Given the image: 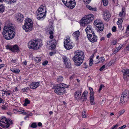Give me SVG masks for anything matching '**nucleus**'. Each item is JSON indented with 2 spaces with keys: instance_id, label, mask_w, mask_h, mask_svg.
Wrapping results in <instances>:
<instances>
[{
  "instance_id": "1",
  "label": "nucleus",
  "mask_w": 129,
  "mask_h": 129,
  "mask_svg": "<svg viewBox=\"0 0 129 129\" xmlns=\"http://www.w3.org/2000/svg\"><path fill=\"white\" fill-rule=\"evenodd\" d=\"M2 34L6 39L10 40L13 38L15 34V29L11 25L5 26L3 28Z\"/></svg>"
},
{
  "instance_id": "2",
  "label": "nucleus",
  "mask_w": 129,
  "mask_h": 129,
  "mask_svg": "<svg viewBox=\"0 0 129 129\" xmlns=\"http://www.w3.org/2000/svg\"><path fill=\"white\" fill-rule=\"evenodd\" d=\"M69 87V85L63 83L57 84L55 88L54 91L59 95H63L65 92V89Z\"/></svg>"
},
{
  "instance_id": "3",
  "label": "nucleus",
  "mask_w": 129,
  "mask_h": 129,
  "mask_svg": "<svg viewBox=\"0 0 129 129\" xmlns=\"http://www.w3.org/2000/svg\"><path fill=\"white\" fill-rule=\"evenodd\" d=\"M41 45V42L37 40L30 41L28 44V46L29 48L35 50L39 49Z\"/></svg>"
},
{
  "instance_id": "4",
  "label": "nucleus",
  "mask_w": 129,
  "mask_h": 129,
  "mask_svg": "<svg viewBox=\"0 0 129 129\" xmlns=\"http://www.w3.org/2000/svg\"><path fill=\"white\" fill-rule=\"evenodd\" d=\"M46 12L45 8L43 6H41L36 12L37 15L38 16L37 19L39 20L45 18L46 16Z\"/></svg>"
},
{
  "instance_id": "5",
  "label": "nucleus",
  "mask_w": 129,
  "mask_h": 129,
  "mask_svg": "<svg viewBox=\"0 0 129 129\" xmlns=\"http://www.w3.org/2000/svg\"><path fill=\"white\" fill-rule=\"evenodd\" d=\"M94 19L93 15L90 14L85 16L80 21V24L83 26H84L92 22Z\"/></svg>"
},
{
  "instance_id": "6",
  "label": "nucleus",
  "mask_w": 129,
  "mask_h": 129,
  "mask_svg": "<svg viewBox=\"0 0 129 129\" xmlns=\"http://www.w3.org/2000/svg\"><path fill=\"white\" fill-rule=\"evenodd\" d=\"M33 26L32 20L28 18L25 20V23L22 27L26 32H28L32 30Z\"/></svg>"
},
{
  "instance_id": "7",
  "label": "nucleus",
  "mask_w": 129,
  "mask_h": 129,
  "mask_svg": "<svg viewBox=\"0 0 129 129\" xmlns=\"http://www.w3.org/2000/svg\"><path fill=\"white\" fill-rule=\"evenodd\" d=\"M129 91L127 90H125L121 94L120 100V102L121 105H122L123 104L125 103V102L127 101L128 98Z\"/></svg>"
},
{
  "instance_id": "8",
  "label": "nucleus",
  "mask_w": 129,
  "mask_h": 129,
  "mask_svg": "<svg viewBox=\"0 0 129 129\" xmlns=\"http://www.w3.org/2000/svg\"><path fill=\"white\" fill-rule=\"evenodd\" d=\"M69 38V37L67 38L64 42V47L67 50L71 49L74 46L73 43L70 40Z\"/></svg>"
},
{
  "instance_id": "9",
  "label": "nucleus",
  "mask_w": 129,
  "mask_h": 129,
  "mask_svg": "<svg viewBox=\"0 0 129 129\" xmlns=\"http://www.w3.org/2000/svg\"><path fill=\"white\" fill-rule=\"evenodd\" d=\"M7 120L5 117L2 118L0 119V125L4 128H8L9 127V125L7 124Z\"/></svg>"
},
{
  "instance_id": "10",
  "label": "nucleus",
  "mask_w": 129,
  "mask_h": 129,
  "mask_svg": "<svg viewBox=\"0 0 129 129\" xmlns=\"http://www.w3.org/2000/svg\"><path fill=\"white\" fill-rule=\"evenodd\" d=\"M75 55L73 58H84V53L83 52L81 51H77L75 52Z\"/></svg>"
},
{
  "instance_id": "11",
  "label": "nucleus",
  "mask_w": 129,
  "mask_h": 129,
  "mask_svg": "<svg viewBox=\"0 0 129 129\" xmlns=\"http://www.w3.org/2000/svg\"><path fill=\"white\" fill-rule=\"evenodd\" d=\"M129 70L128 69H123L122 72L123 73V78L125 80H128L129 79Z\"/></svg>"
},
{
  "instance_id": "12",
  "label": "nucleus",
  "mask_w": 129,
  "mask_h": 129,
  "mask_svg": "<svg viewBox=\"0 0 129 129\" xmlns=\"http://www.w3.org/2000/svg\"><path fill=\"white\" fill-rule=\"evenodd\" d=\"M6 49H9L14 52H17L19 50L18 46L16 45L12 46L7 45L6 47Z\"/></svg>"
},
{
  "instance_id": "13",
  "label": "nucleus",
  "mask_w": 129,
  "mask_h": 129,
  "mask_svg": "<svg viewBox=\"0 0 129 129\" xmlns=\"http://www.w3.org/2000/svg\"><path fill=\"white\" fill-rule=\"evenodd\" d=\"M88 38L89 40L92 43L96 42L97 40V37L94 34L90 36H88Z\"/></svg>"
},
{
  "instance_id": "14",
  "label": "nucleus",
  "mask_w": 129,
  "mask_h": 129,
  "mask_svg": "<svg viewBox=\"0 0 129 129\" xmlns=\"http://www.w3.org/2000/svg\"><path fill=\"white\" fill-rule=\"evenodd\" d=\"M85 31L87 34V36L94 34V32L92 30L91 26L88 25L85 29Z\"/></svg>"
},
{
  "instance_id": "15",
  "label": "nucleus",
  "mask_w": 129,
  "mask_h": 129,
  "mask_svg": "<svg viewBox=\"0 0 129 129\" xmlns=\"http://www.w3.org/2000/svg\"><path fill=\"white\" fill-rule=\"evenodd\" d=\"M81 92L80 90H78L76 91L74 93L75 99L78 100L80 99L81 95Z\"/></svg>"
},
{
  "instance_id": "16",
  "label": "nucleus",
  "mask_w": 129,
  "mask_h": 129,
  "mask_svg": "<svg viewBox=\"0 0 129 129\" xmlns=\"http://www.w3.org/2000/svg\"><path fill=\"white\" fill-rule=\"evenodd\" d=\"M39 82H33L30 85V88L32 89H35L39 85Z\"/></svg>"
},
{
  "instance_id": "17",
  "label": "nucleus",
  "mask_w": 129,
  "mask_h": 129,
  "mask_svg": "<svg viewBox=\"0 0 129 129\" xmlns=\"http://www.w3.org/2000/svg\"><path fill=\"white\" fill-rule=\"evenodd\" d=\"M84 59H81L79 58L78 59L73 58V60L75 62V64H81L82 63Z\"/></svg>"
},
{
  "instance_id": "18",
  "label": "nucleus",
  "mask_w": 129,
  "mask_h": 129,
  "mask_svg": "<svg viewBox=\"0 0 129 129\" xmlns=\"http://www.w3.org/2000/svg\"><path fill=\"white\" fill-rule=\"evenodd\" d=\"M87 91H85L83 93L82 96L80 98L82 102H85L87 99Z\"/></svg>"
},
{
  "instance_id": "19",
  "label": "nucleus",
  "mask_w": 129,
  "mask_h": 129,
  "mask_svg": "<svg viewBox=\"0 0 129 129\" xmlns=\"http://www.w3.org/2000/svg\"><path fill=\"white\" fill-rule=\"evenodd\" d=\"M96 26L97 27V29L98 31L100 32V31H102L103 30L104 26L102 23L100 22Z\"/></svg>"
},
{
  "instance_id": "20",
  "label": "nucleus",
  "mask_w": 129,
  "mask_h": 129,
  "mask_svg": "<svg viewBox=\"0 0 129 129\" xmlns=\"http://www.w3.org/2000/svg\"><path fill=\"white\" fill-rule=\"evenodd\" d=\"M48 30L49 31V34L50 35L49 38L51 39L53 38L54 36L53 35V33L54 29L53 27L51 26L50 27L48 28Z\"/></svg>"
},
{
  "instance_id": "21",
  "label": "nucleus",
  "mask_w": 129,
  "mask_h": 129,
  "mask_svg": "<svg viewBox=\"0 0 129 129\" xmlns=\"http://www.w3.org/2000/svg\"><path fill=\"white\" fill-rule=\"evenodd\" d=\"M104 19L106 20H108L110 18V14L108 11H105L104 12Z\"/></svg>"
},
{
  "instance_id": "22",
  "label": "nucleus",
  "mask_w": 129,
  "mask_h": 129,
  "mask_svg": "<svg viewBox=\"0 0 129 129\" xmlns=\"http://www.w3.org/2000/svg\"><path fill=\"white\" fill-rule=\"evenodd\" d=\"M56 41L55 39H53L51 40V42H48V45H50V46L52 48L55 47V44L56 43Z\"/></svg>"
},
{
  "instance_id": "23",
  "label": "nucleus",
  "mask_w": 129,
  "mask_h": 129,
  "mask_svg": "<svg viewBox=\"0 0 129 129\" xmlns=\"http://www.w3.org/2000/svg\"><path fill=\"white\" fill-rule=\"evenodd\" d=\"M17 14V15L18 16L16 17V19L18 22H21L23 20V16L20 13H18Z\"/></svg>"
},
{
  "instance_id": "24",
  "label": "nucleus",
  "mask_w": 129,
  "mask_h": 129,
  "mask_svg": "<svg viewBox=\"0 0 129 129\" xmlns=\"http://www.w3.org/2000/svg\"><path fill=\"white\" fill-rule=\"evenodd\" d=\"M125 15V8L123 7L122 9V11L120 12L119 16L122 19L124 18Z\"/></svg>"
},
{
  "instance_id": "25",
  "label": "nucleus",
  "mask_w": 129,
  "mask_h": 129,
  "mask_svg": "<svg viewBox=\"0 0 129 129\" xmlns=\"http://www.w3.org/2000/svg\"><path fill=\"white\" fill-rule=\"evenodd\" d=\"M63 58L64 64H71L70 60L69 58L65 56L63 57Z\"/></svg>"
},
{
  "instance_id": "26",
  "label": "nucleus",
  "mask_w": 129,
  "mask_h": 129,
  "mask_svg": "<svg viewBox=\"0 0 129 129\" xmlns=\"http://www.w3.org/2000/svg\"><path fill=\"white\" fill-rule=\"evenodd\" d=\"M62 1L64 4L68 3L69 2H70L72 5H73V6L76 5V3L75 0H62Z\"/></svg>"
},
{
  "instance_id": "27",
  "label": "nucleus",
  "mask_w": 129,
  "mask_h": 129,
  "mask_svg": "<svg viewBox=\"0 0 129 129\" xmlns=\"http://www.w3.org/2000/svg\"><path fill=\"white\" fill-rule=\"evenodd\" d=\"M105 61V59L103 57H101L99 58L98 61H94L95 64L98 63H101Z\"/></svg>"
},
{
  "instance_id": "28",
  "label": "nucleus",
  "mask_w": 129,
  "mask_h": 129,
  "mask_svg": "<svg viewBox=\"0 0 129 129\" xmlns=\"http://www.w3.org/2000/svg\"><path fill=\"white\" fill-rule=\"evenodd\" d=\"M64 4L68 8L72 9L74 8L75 6L74 5L73 6V5H72V4L71 3V2H69L68 3L65 4Z\"/></svg>"
},
{
  "instance_id": "29",
  "label": "nucleus",
  "mask_w": 129,
  "mask_h": 129,
  "mask_svg": "<svg viewBox=\"0 0 129 129\" xmlns=\"http://www.w3.org/2000/svg\"><path fill=\"white\" fill-rule=\"evenodd\" d=\"M79 32L78 31H77L74 32L73 34V35L76 38V39H77L79 36Z\"/></svg>"
},
{
  "instance_id": "30",
  "label": "nucleus",
  "mask_w": 129,
  "mask_h": 129,
  "mask_svg": "<svg viewBox=\"0 0 129 129\" xmlns=\"http://www.w3.org/2000/svg\"><path fill=\"white\" fill-rule=\"evenodd\" d=\"M17 112L19 114H25L26 112L25 111L23 110H17Z\"/></svg>"
},
{
  "instance_id": "31",
  "label": "nucleus",
  "mask_w": 129,
  "mask_h": 129,
  "mask_svg": "<svg viewBox=\"0 0 129 129\" xmlns=\"http://www.w3.org/2000/svg\"><path fill=\"white\" fill-rule=\"evenodd\" d=\"M86 7L89 10L94 11H96V9L93 8L89 5H86Z\"/></svg>"
},
{
  "instance_id": "32",
  "label": "nucleus",
  "mask_w": 129,
  "mask_h": 129,
  "mask_svg": "<svg viewBox=\"0 0 129 129\" xmlns=\"http://www.w3.org/2000/svg\"><path fill=\"white\" fill-rule=\"evenodd\" d=\"M10 70L13 72L17 73L19 72L20 70L17 69L11 68Z\"/></svg>"
},
{
  "instance_id": "33",
  "label": "nucleus",
  "mask_w": 129,
  "mask_h": 129,
  "mask_svg": "<svg viewBox=\"0 0 129 129\" xmlns=\"http://www.w3.org/2000/svg\"><path fill=\"white\" fill-rule=\"evenodd\" d=\"M93 54L91 55L90 58V60L89 61V64H92L93 62Z\"/></svg>"
},
{
  "instance_id": "34",
  "label": "nucleus",
  "mask_w": 129,
  "mask_h": 129,
  "mask_svg": "<svg viewBox=\"0 0 129 129\" xmlns=\"http://www.w3.org/2000/svg\"><path fill=\"white\" fill-rule=\"evenodd\" d=\"M63 80V78L62 76H59L57 78V81L58 82H61Z\"/></svg>"
},
{
  "instance_id": "35",
  "label": "nucleus",
  "mask_w": 129,
  "mask_h": 129,
  "mask_svg": "<svg viewBox=\"0 0 129 129\" xmlns=\"http://www.w3.org/2000/svg\"><path fill=\"white\" fill-rule=\"evenodd\" d=\"M5 7L3 4H1L0 6V11L3 13L4 11Z\"/></svg>"
},
{
  "instance_id": "36",
  "label": "nucleus",
  "mask_w": 129,
  "mask_h": 129,
  "mask_svg": "<svg viewBox=\"0 0 129 129\" xmlns=\"http://www.w3.org/2000/svg\"><path fill=\"white\" fill-rule=\"evenodd\" d=\"M30 103V102L27 99H25V101L23 104V105L25 106H26L28 104H29Z\"/></svg>"
},
{
  "instance_id": "37",
  "label": "nucleus",
  "mask_w": 129,
  "mask_h": 129,
  "mask_svg": "<svg viewBox=\"0 0 129 129\" xmlns=\"http://www.w3.org/2000/svg\"><path fill=\"white\" fill-rule=\"evenodd\" d=\"M41 57H37L35 58V60L36 62L38 63L41 60Z\"/></svg>"
},
{
  "instance_id": "38",
  "label": "nucleus",
  "mask_w": 129,
  "mask_h": 129,
  "mask_svg": "<svg viewBox=\"0 0 129 129\" xmlns=\"http://www.w3.org/2000/svg\"><path fill=\"white\" fill-rule=\"evenodd\" d=\"M37 123L36 122H34L31 124L30 126V127L33 128H35L37 127Z\"/></svg>"
},
{
  "instance_id": "39",
  "label": "nucleus",
  "mask_w": 129,
  "mask_h": 129,
  "mask_svg": "<svg viewBox=\"0 0 129 129\" xmlns=\"http://www.w3.org/2000/svg\"><path fill=\"white\" fill-rule=\"evenodd\" d=\"M123 22L122 19L121 18H119L118 21L117 22V25L121 24Z\"/></svg>"
},
{
  "instance_id": "40",
  "label": "nucleus",
  "mask_w": 129,
  "mask_h": 129,
  "mask_svg": "<svg viewBox=\"0 0 129 129\" xmlns=\"http://www.w3.org/2000/svg\"><path fill=\"white\" fill-rule=\"evenodd\" d=\"M103 5L104 6H107L108 4V0H102Z\"/></svg>"
},
{
  "instance_id": "41",
  "label": "nucleus",
  "mask_w": 129,
  "mask_h": 129,
  "mask_svg": "<svg viewBox=\"0 0 129 129\" xmlns=\"http://www.w3.org/2000/svg\"><path fill=\"white\" fill-rule=\"evenodd\" d=\"M94 100V93H91L90 94V101Z\"/></svg>"
},
{
  "instance_id": "42",
  "label": "nucleus",
  "mask_w": 129,
  "mask_h": 129,
  "mask_svg": "<svg viewBox=\"0 0 129 129\" xmlns=\"http://www.w3.org/2000/svg\"><path fill=\"white\" fill-rule=\"evenodd\" d=\"M106 67H107L106 66V65H103V66L100 68V70L101 71H102Z\"/></svg>"
},
{
  "instance_id": "43",
  "label": "nucleus",
  "mask_w": 129,
  "mask_h": 129,
  "mask_svg": "<svg viewBox=\"0 0 129 129\" xmlns=\"http://www.w3.org/2000/svg\"><path fill=\"white\" fill-rule=\"evenodd\" d=\"M104 87V86L103 84H101L100 85V88L99 90V91L100 92V91L102 90V88Z\"/></svg>"
},
{
  "instance_id": "44",
  "label": "nucleus",
  "mask_w": 129,
  "mask_h": 129,
  "mask_svg": "<svg viewBox=\"0 0 129 129\" xmlns=\"http://www.w3.org/2000/svg\"><path fill=\"white\" fill-rule=\"evenodd\" d=\"M90 1L91 0H83V2L86 4L89 3L90 2Z\"/></svg>"
},
{
  "instance_id": "45",
  "label": "nucleus",
  "mask_w": 129,
  "mask_h": 129,
  "mask_svg": "<svg viewBox=\"0 0 129 129\" xmlns=\"http://www.w3.org/2000/svg\"><path fill=\"white\" fill-rule=\"evenodd\" d=\"M117 40H113L112 42V44L113 45H115L117 43Z\"/></svg>"
},
{
  "instance_id": "46",
  "label": "nucleus",
  "mask_w": 129,
  "mask_h": 129,
  "mask_svg": "<svg viewBox=\"0 0 129 129\" xmlns=\"http://www.w3.org/2000/svg\"><path fill=\"white\" fill-rule=\"evenodd\" d=\"M86 112L85 111H83L82 112V117L83 118H85L86 117V115H85Z\"/></svg>"
},
{
  "instance_id": "47",
  "label": "nucleus",
  "mask_w": 129,
  "mask_h": 129,
  "mask_svg": "<svg viewBox=\"0 0 129 129\" xmlns=\"http://www.w3.org/2000/svg\"><path fill=\"white\" fill-rule=\"evenodd\" d=\"M100 22L98 20H96L94 22V24L95 25V26L97 24H99Z\"/></svg>"
},
{
  "instance_id": "48",
  "label": "nucleus",
  "mask_w": 129,
  "mask_h": 129,
  "mask_svg": "<svg viewBox=\"0 0 129 129\" xmlns=\"http://www.w3.org/2000/svg\"><path fill=\"white\" fill-rule=\"evenodd\" d=\"M118 124H116L113 126L111 128V129H116L118 127Z\"/></svg>"
},
{
  "instance_id": "49",
  "label": "nucleus",
  "mask_w": 129,
  "mask_h": 129,
  "mask_svg": "<svg viewBox=\"0 0 129 129\" xmlns=\"http://www.w3.org/2000/svg\"><path fill=\"white\" fill-rule=\"evenodd\" d=\"M125 112V110H123L119 112L120 115L123 114Z\"/></svg>"
},
{
  "instance_id": "50",
  "label": "nucleus",
  "mask_w": 129,
  "mask_h": 129,
  "mask_svg": "<svg viewBox=\"0 0 129 129\" xmlns=\"http://www.w3.org/2000/svg\"><path fill=\"white\" fill-rule=\"evenodd\" d=\"M7 124H8L10 125V124H12L13 123L12 122V121L10 120H7Z\"/></svg>"
},
{
  "instance_id": "51",
  "label": "nucleus",
  "mask_w": 129,
  "mask_h": 129,
  "mask_svg": "<svg viewBox=\"0 0 129 129\" xmlns=\"http://www.w3.org/2000/svg\"><path fill=\"white\" fill-rule=\"evenodd\" d=\"M90 103L92 105H94V100L90 101Z\"/></svg>"
},
{
  "instance_id": "52",
  "label": "nucleus",
  "mask_w": 129,
  "mask_h": 129,
  "mask_svg": "<svg viewBox=\"0 0 129 129\" xmlns=\"http://www.w3.org/2000/svg\"><path fill=\"white\" fill-rule=\"evenodd\" d=\"M9 1L8 2V3H9V2L10 3H13L16 2V0H9Z\"/></svg>"
},
{
  "instance_id": "53",
  "label": "nucleus",
  "mask_w": 129,
  "mask_h": 129,
  "mask_svg": "<svg viewBox=\"0 0 129 129\" xmlns=\"http://www.w3.org/2000/svg\"><path fill=\"white\" fill-rule=\"evenodd\" d=\"M116 27L115 26H114L113 27L112 30L113 32H115L116 31Z\"/></svg>"
},
{
  "instance_id": "54",
  "label": "nucleus",
  "mask_w": 129,
  "mask_h": 129,
  "mask_svg": "<svg viewBox=\"0 0 129 129\" xmlns=\"http://www.w3.org/2000/svg\"><path fill=\"white\" fill-rule=\"evenodd\" d=\"M122 45H120L119 46L117 47V50H119L122 47Z\"/></svg>"
},
{
  "instance_id": "55",
  "label": "nucleus",
  "mask_w": 129,
  "mask_h": 129,
  "mask_svg": "<svg viewBox=\"0 0 129 129\" xmlns=\"http://www.w3.org/2000/svg\"><path fill=\"white\" fill-rule=\"evenodd\" d=\"M27 116H28V115L32 116L33 115V114L32 113H26V114Z\"/></svg>"
},
{
  "instance_id": "56",
  "label": "nucleus",
  "mask_w": 129,
  "mask_h": 129,
  "mask_svg": "<svg viewBox=\"0 0 129 129\" xmlns=\"http://www.w3.org/2000/svg\"><path fill=\"white\" fill-rule=\"evenodd\" d=\"M126 126V125H124L120 127H119V129H122V128H125Z\"/></svg>"
},
{
  "instance_id": "57",
  "label": "nucleus",
  "mask_w": 129,
  "mask_h": 129,
  "mask_svg": "<svg viewBox=\"0 0 129 129\" xmlns=\"http://www.w3.org/2000/svg\"><path fill=\"white\" fill-rule=\"evenodd\" d=\"M5 93L6 94V95H7V94L9 95H10V93H11V91H5Z\"/></svg>"
},
{
  "instance_id": "58",
  "label": "nucleus",
  "mask_w": 129,
  "mask_h": 129,
  "mask_svg": "<svg viewBox=\"0 0 129 129\" xmlns=\"http://www.w3.org/2000/svg\"><path fill=\"white\" fill-rule=\"evenodd\" d=\"M48 62L47 60H46L45 61L43 62L42 64H46L48 63Z\"/></svg>"
},
{
  "instance_id": "59",
  "label": "nucleus",
  "mask_w": 129,
  "mask_h": 129,
  "mask_svg": "<svg viewBox=\"0 0 129 129\" xmlns=\"http://www.w3.org/2000/svg\"><path fill=\"white\" fill-rule=\"evenodd\" d=\"M89 89L90 91V94H91V93H94L93 91V89L92 88L90 87Z\"/></svg>"
},
{
  "instance_id": "60",
  "label": "nucleus",
  "mask_w": 129,
  "mask_h": 129,
  "mask_svg": "<svg viewBox=\"0 0 129 129\" xmlns=\"http://www.w3.org/2000/svg\"><path fill=\"white\" fill-rule=\"evenodd\" d=\"M7 114L10 116H11L12 114V113L10 112H7Z\"/></svg>"
},
{
  "instance_id": "61",
  "label": "nucleus",
  "mask_w": 129,
  "mask_h": 129,
  "mask_svg": "<svg viewBox=\"0 0 129 129\" xmlns=\"http://www.w3.org/2000/svg\"><path fill=\"white\" fill-rule=\"evenodd\" d=\"M111 35V33H109L107 35V37L108 38H109L110 37Z\"/></svg>"
},
{
  "instance_id": "62",
  "label": "nucleus",
  "mask_w": 129,
  "mask_h": 129,
  "mask_svg": "<svg viewBox=\"0 0 129 129\" xmlns=\"http://www.w3.org/2000/svg\"><path fill=\"white\" fill-rule=\"evenodd\" d=\"M126 48L127 50H129V45H127L126 46Z\"/></svg>"
},
{
  "instance_id": "63",
  "label": "nucleus",
  "mask_w": 129,
  "mask_h": 129,
  "mask_svg": "<svg viewBox=\"0 0 129 129\" xmlns=\"http://www.w3.org/2000/svg\"><path fill=\"white\" fill-rule=\"evenodd\" d=\"M114 3H118L117 0H112Z\"/></svg>"
},
{
  "instance_id": "64",
  "label": "nucleus",
  "mask_w": 129,
  "mask_h": 129,
  "mask_svg": "<svg viewBox=\"0 0 129 129\" xmlns=\"http://www.w3.org/2000/svg\"><path fill=\"white\" fill-rule=\"evenodd\" d=\"M119 28L120 29L122 27V25L121 24L118 25Z\"/></svg>"
}]
</instances>
